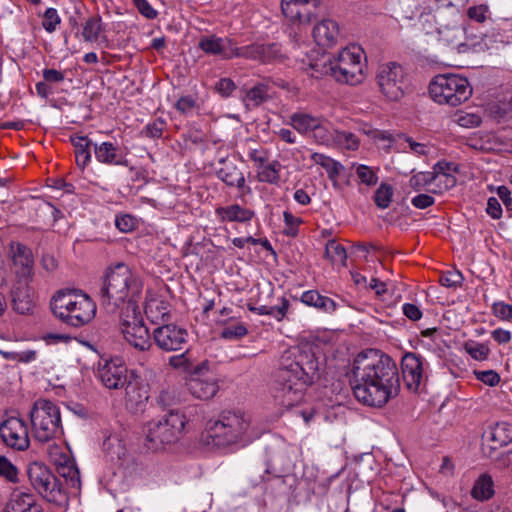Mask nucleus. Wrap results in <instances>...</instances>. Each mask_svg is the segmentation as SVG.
<instances>
[{"label": "nucleus", "mask_w": 512, "mask_h": 512, "mask_svg": "<svg viewBox=\"0 0 512 512\" xmlns=\"http://www.w3.org/2000/svg\"><path fill=\"white\" fill-rule=\"evenodd\" d=\"M351 372L353 394L364 405L383 407L399 393L397 364L379 350L370 349L358 354Z\"/></svg>", "instance_id": "f257e3e1"}, {"label": "nucleus", "mask_w": 512, "mask_h": 512, "mask_svg": "<svg viewBox=\"0 0 512 512\" xmlns=\"http://www.w3.org/2000/svg\"><path fill=\"white\" fill-rule=\"evenodd\" d=\"M324 370V361L309 344L296 345L285 350L272 386L275 402L285 408L299 404L306 388L317 381Z\"/></svg>", "instance_id": "f03ea898"}, {"label": "nucleus", "mask_w": 512, "mask_h": 512, "mask_svg": "<svg viewBox=\"0 0 512 512\" xmlns=\"http://www.w3.org/2000/svg\"><path fill=\"white\" fill-rule=\"evenodd\" d=\"M143 290L141 277L127 264L119 262L106 269L99 291L100 303L107 309L115 310L127 302L136 305V299Z\"/></svg>", "instance_id": "7ed1b4c3"}, {"label": "nucleus", "mask_w": 512, "mask_h": 512, "mask_svg": "<svg viewBox=\"0 0 512 512\" xmlns=\"http://www.w3.org/2000/svg\"><path fill=\"white\" fill-rule=\"evenodd\" d=\"M259 437L250 417L241 411H223L206 427V442L216 447L246 446Z\"/></svg>", "instance_id": "20e7f679"}, {"label": "nucleus", "mask_w": 512, "mask_h": 512, "mask_svg": "<svg viewBox=\"0 0 512 512\" xmlns=\"http://www.w3.org/2000/svg\"><path fill=\"white\" fill-rule=\"evenodd\" d=\"M52 310L64 323L81 327L88 324L96 314V304L89 295L80 290L58 292L52 300Z\"/></svg>", "instance_id": "39448f33"}, {"label": "nucleus", "mask_w": 512, "mask_h": 512, "mask_svg": "<svg viewBox=\"0 0 512 512\" xmlns=\"http://www.w3.org/2000/svg\"><path fill=\"white\" fill-rule=\"evenodd\" d=\"M29 416L31 434L37 442L47 443L63 435L60 409L54 402L36 400Z\"/></svg>", "instance_id": "423d86ee"}, {"label": "nucleus", "mask_w": 512, "mask_h": 512, "mask_svg": "<svg viewBox=\"0 0 512 512\" xmlns=\"http://www.w3.org/2000/svg\"><path fill=\"white\" fill-rule=\"evenodd\" d=\"M186 424L185 415L178 410L153 419L147 424L146 440L154 450L164 449L165 446L176 443L182 436Z\"/></svg>", "instance_id": "0eeeda50"}, {"label": "nucleus", "mask_w": 512, "mask_h": 512, "mask_svg": "<svg viewBox=\"0 0 512 512\" xmlns=\"http://www.w3.org/2000/svg\"><path fill=\"white\" fill-rule=\"evenodd\" d=\"M432 99L439 104L458 106L472 95V87L467 78L456 74L437 75L429 85Z\"/></svg>", "instance_id": "6e6552de"}, {"label": "nucleus", "mask_w": 512, "mask_h": 512, "mask_svg": "<svg viewBox=\"0 0 512 512\" xmlns=\"http://www.w3.org/2000/svg\"><path fill=\"white\" fill-rule=\"evenodd\" d=\"M364 50L356 44L342 49L334 58L333 78L341 83L357 85L364 80Z\"/></svg>", "instance_id": "1a4fd4ad"}, {"label": "nucleus", "mask_w": 512, "mask_h": 512, "mask_svg": "<svg viewBox=\"0 0 512 512\" xmlns=\"http://www.w3.org/2000/svg\"><path fill=\"white\" fill-rule=\"evenodd\" d=\"M121 332L124 339L135 349L146 351L152 346L151 335L137 305H129L121 317Z\"/></svg>", "instance_id": "9d476101"}, {"label": "nucleus", "mask_w": 512, "mask_h": 512, "mask_svg": "<svg viewBox=\"0 0 512 512\" xmlns=\"http://www.w3.org/2000/svg\"><path fill=\"white\" fill-rule=\"evenodd\" d=\"M376 82L381 94L390 101L401 99L407 88V75L396 62H387L378 67Z\"/></svg>", "instance_id": "9b49d317"}, {"label": "nucleus", "mask_w": 512, "mask_h": 512, "mask_svg": "<svg viewBox=\"0 0 512 512\" xmlns=\"http://www.w3.org/2000/svg\"><path fill=\"white\" fill-rule=\"evenodd\" d=\"M28 478L33 488L48 502L61 505L66 501L58 479L42 463L34 462L27 470Z\"/></svg>", "instance_id": "f8f14e48"}, {"label": "nucleus", "mask_w": 512, "mask_h": 512, "mask_svg": "<svg viewBox=\"0 0 512 512\" xmlns=\"http://www.w3.org/2000/svg\"><path fill=\"white\" fill-rule=\"evenodd\" d=\"M96 379L108 390L123 389L133 377L119 358L101 359L95 369Z\"/></svg>", "instance_id": "ddd939ff"}, {"label": "nucleus", "mask_w": 512, "mask_h": 512, "mask_svg": "<svg viewBox=\"0 0 512 512\" xmlns=\"http://www.w3.org/2000/svg\"><path fill=\"white\" fill-rule=\"evenodd\" d=\"M207 362H202L191 369V377L186 382L190 394L200 400L212 399L219 390L218 379L209 373Z\"/></svg>", "instance_id": "4468645a"}, {"label": "nucleus", "mask_w": 512, "mask_h": 512, "mask_svg": "<svg viewBox=\"0 0 512 512\" xmlns=\"http://www.w3.org/2000/svg\"><path fill=\"white\" fill-rule=\"evenodd\" d=\"M429 363L416 353H406L402 357L401 369L403 381L410 391L417 392L427 379Z\"/></svg>", "instance_id": "2eb2a0df"}, {"label": "nucleus", "mask_w": 512, "mask_h": 512, "mask_svg": "<svg viewBox=\"0 0 512 512\" xmlns=\"http://www.w3.org/2000/svg\"><path fill=\"white\" fill-rule=\"evenodd\" d=\"M155 345L165 352L180 351L188 342V331L175 324H163L154 329Z\"/></svg>", "instance_id": "dca6fc26"}, {"label": "nucleus", "mask_w": 512, "mask_h": 512, "mask_svg": "<svg viewBox=\"0 0 512 512\" xmlns=\"http://www.w3.org/2000/svg\"><path fill=\"white\" fill-rule=\"evenodd\" d=\"M0 436L6 446L25 451L29 448L30 438L26 422L18 417H9L0 425Z\"/></svg>", "instance_id": "f3484780"}, {"label": "nucleus", "mask_w": 512, "mask_h": 512, "mask_svg": "<svg viewBox=\"0 0 512 512\" xmlns=\"http://www.w3.org/2000/svg\"><path fill=\"white\" fill-rule=\"evenodd\" d=\"M12 270L15 283H31L34 277V256L32 250L22 243L10 244Z\"/></svg>", "instance_id": "a211bd4d"}, {"label": "nucleus", "mask_w": 512, "mask_h": 512, "mask_svg": "<svg viewBox=\"0 0 512 512\" xmlns=\"http://www.w3.org/2000/svg\"><path fill=\"white\" fill-rule=\"evenodd\" d=\"M129 151L114 141L95 142L94 157L102 165L109 167H129Z\"/></svg>", "instance_id": "6ab92c4d"}, {"label": "nucleus", "mask_w": 512, "mask_h": 512, "mask_svg": "<svg viewBox=\"0 0 512 512\" xmlns=\"http://www.w3.org/2000/svg\"><path fill=\"white\" fill-rule=\"evenodd\" d=\"M216 176L228 187L237 188L240 196L251 193V188L246 184L243 171L233 158H222L215 168Z\"/></svg>", "instance_id": "aec40b11"}, {"label": "nucleus", "mask_w": 512, "mask_h": 512, "mask_svg": "<svg viewBox=\"0 0 512 512\" xmlns=\"http://www.w3.org/2000/svg\"><path fill=\"white\" fill-rule=\"evenodd\" d=\"M512 443V424L500 422L491 427L483 435L482 452L489 458L494 457V453L504 446Z\"/></svg>", "instance_id": "412c9836"}, {"label": "nucleus", "mask_w": 512, "mask_h": 512, "mask_svg": "<svg viewBox=\"0 0 512 512\" xmlns=\"http://www.w3.org/2000/svg\"><path fill=\"white\" fill-rule=\"evenodd\" d=\"M12 307L19 314L33 312L35 307L34 290L30 283H14L12 289Z\"/></svg>", "instance_id": "4be33fe9"}, {"label": "nucleus", "mask_w": 512, "mask_h": 512, "mask_svg": "<svg viewBox=\"0 0 512 512\" xmlns=\"http://www.w3.org/2000/svg\"><path fill=\"white\" fill-rule=\"evenodd\" d=\"M198 47L208 55H219L223 59H232L233 39L221 38L216 35H205L199 39Z\"/></svg>", "instance_id": "5701e85b"}, {"label": "nucleus", "mask_w": 512, "mask_h": 512, "mask_svg": "<svg viewBox=\"0 0 512 512\" xmlns=\"http://www.w3.org/2000/svg\"><path fill=\"white\" fill-rule=\"evenodd\" d=\"M81 36L84 42L108 45L105 26L99 15H92L85 20L82 24Z\"/></svg>", "instance_id": "b1692460"}, {"label": "nucleus", "mask_w": 512, "mask_h": 512, "mask_svg": "<svg viewBox=\"0 0 512 512\" xmlns=\"http://www.w3.org/2000/svg\"><path fill=\"white\" fill-rule=\"evenodd\" d=\"M70 142L74 147V154L76 158V165L84 170L92 159L91 150H94V144L88 136L74 134L70 136Z\"/></svg>", "instance_id": "393cba45"}, {"label": "nucleus", "mask_w": 512, "mask_h": 512, "mask_svg": "<svg viewBox=\"0 0 512 512\" xmlns=\"http://www.w3.org/2000/svg\"><path fill=\"white\" fill-rule=\"evenodd\" d=\"M339 36V28L335 21L324 19L317 23L313 29L315 42L322 47L333 46Z\"/></svg>", "instance_id": "a878e982"}, {"label": "nucleus", "mask_w": 512, "mask_h": 512, "mask_svg": "<svg viewBox=\"0 0 512 512\" xmlns=\"http://www.w3.org/2000/svg\"><path fill=\"white\" fill-rule=\"evenodd\" d=\"M215 214L220 222H249L255 215L254 211L239 204L217 207Z\"/></svg>", "instance_id": "bb28decb"}, {"label": "nucleus", "mask_w": 512, "mask_h": 512, "mask_svg": "<svg viewBox=\"0 0 512 512\" xmlns=\"http://www.w3.org/2000/svg\"><path fill=\"white\" fill-rule=\"evenodd\" d=\"M300 300L303 304L327 314L334 313L341 306L334 299L321 295L317 290L303 292Z\"/></svg>", "instance_id": "cd10ccee"}, {"label": "nucleus", "mask_w": 512, "mask_h": 512, "mask_svg": "<svg viewBox=\"0 0 512 512\" xmlns=\"http://www.w3.org/2000/svg\"><path fill=\"white\" fill-rule=\"evenodd\" d=\"M4 512H43L34 496L21 491H14L7 503Z\"/></svg>", "instance_id": "c85d7f7f"}, {"label": "nucleus", "mask_w": 512, "mask_h": 512, "mask_svg": "<svg viewBox=\"0 0 512 512\" xmlns=\"http://www.w3.org/2000/svg\"><path fill=\"white\" fill-rule=\"evenodd\" d=\"M145 315L154 324H166L171 320L170 305L167 301L151 298L146 301Z\"/></svg>", "instance_id": "c756f323"}, {"label": "nucleus", "mask_w": 512, "mask_h": 512, "mask_svg": "<svg viewBox=\"0 0 512 512\" xmlns=\"http://www.w3.org/2000/svg\"><path fill=\"white\" fill-rule=\"evenodd\" d=\"M123 388L125 389L126 403L132 407H139L148 400L147 391L140 387L139 382L133 377Z\"/></svg>", "instance_id": "7c9ffc66"}, {"label": "nucleus", "mask_w": 512, "mask_h": 512, "mask_svg": "<svg viewBox=\"0 0 512 512\" xmlns=\"http://www.w3.org/2000/svg\"><path fill=\"white\" fill-rule=\"evenodd\" d=\"M270 86L267 82H259L247 90L245 94V104L247 107H258L266 102L269 96Z\"/></svg>", "instance_id": "2f4dec72"}, {"label": "nucleus", "mask_w": 512, "mask_h": 512, "mask_svg": "<svg viewBox=\"0 0 512 512\" xmlns=\"http://www.w3.org/2000/svg\"><path fill=\"white\" fill-rule=\"evenodd\" d=\"M493 487L492 478L487 474H483L475 481L471 495L478 501L489 500L494 495Z\"/></svg>", "instance_id": "473e14b6"}, {"label": "nucleus", "mask_w": 512, "mask_h": 512, "mask_svg": "<svg viewBox=\"0 0 512 512\" xmlns=\"http://www.w3.org/2000/svg\"><path fill=\"white\" fill-rule=\"evenodd\" d=\"M319 119L310 114L299 112L290 116V123L299 133L304 134L316 128L319 125Z\"/></svg>", "instance_id": "72a5a7b5"}, {"label": "nucleus", "mask_w": 512, "mask_h": 512, "mask_svg": "<svg viewBox=\"0 0 512 512\" xmlns=\"http://www.w3.org/2000/svg\"><path fill=\"white\" fill-rule=\"evenodd\" d=\"M261 50L259 62L263 64L282 63L285 60L281 46L277 43L261 44Z\"/></svg>", "instance_id": "f704fd0d"}, {"label": "nucleus", "mask_w": 512, "mask_h": 512, "mask_svg": "<svg viewBox=\"0 0 512 512\" xmlns=\"http://www.w3.org/2000/svg\"><path fill=\"white\" fill-rule=\"evenodd\" d=\"M261 51L260 43L237 47L236 42L233 40V49L229 56H232V58H244L247 60L260 61Z\"/></svg>", "instance_id": "c9c22d12"}, {"label": "nucleus", "mask_w": 512, "mask_h": 512, "mask_svg": "<svg viewBox=\"0 0 512 512\" xmlns=\"http://www.w3.org/2000/svg\"><path fill=\"white\" fill-rule=\"evenodd\" d=\"M309 67L312 70L311 75L313 77L318 78L323 75H331L333 77V72L335 70L334 59L330 56L322 55L315 61L310 62Z\"/></svg>", "instance_id": "e433bc0d"}, {"label": "nucleus", "mask_w": 512, "mask_h": 512, "mask_svg": "<svg viewBox=\"0 0 512 512\" xmlns=\"http://www.w3.org/2000/svg\"><path fill=\"white\" fill-rule=\"evenodd\" d=\"M289 305H290L289 300L286 299L285 297H282L280 305H276V306L262 305L258 308H255L254 310L259 315H269V316H272L273 318H275L277 321H281L286 316L288 309H289Z\"/></svg>", "instance_id": "4c0bfd02"}, {"label": "nucleus", "mask_w": 512, "mask_h": 512, "mask_svg": "<svg viewBox=\"0 0 512 512\" xmlns=\"http://www.w3.org/2000/svg\"><path fill=\"white\" fill-rule=\"evenodd\" d=\"M311 158L314 163L326 170L330 179H335L339 175L342 166L337 161L321 153H314Z\"/></svg>", "instance_id": "58836bf2"}, {"label": "nucleus", "mask_w": 512, "mask_h": 512, "mask_svg": "<svg viewBox=\"0 0 512 512\" xmlns=\"http://www.w3.org/2000/svg\"><path fill=\"white\" fill-rule=\"evenodd\" d=\"M432 174L434 178L433 184L431 185L433 187L430 189L432 193H443L444 191H447L456 185V178L454 175L437 173L433 171Z\"/></svg>", "instance_id": "ea45409f"}, {"label": "nucleus", "mask_w": 512, "mask_h": 512, "mask_svg": "<svg viewBox=\"0 0 512 512\" xmlns=\"http://www.w3.org/2000/svg\"><path fill=\"white\" fill-rule=\"evenodd\" d=\"M325 255L332 263L346 265L347 253L345 248L336 240H329L325 247Z\"/></svg>", "instance_id": "a19ab883"}, {"label": "nucleus", "mask_w": 512, "mask_h": 512, "mask_svg": "<svg viewBox=\"0 0 512 512\" xmlns=\"http://www.w3.org/2000/svg\"><path fill=\"white\" fill-rule=\"evenodd\" d=\"M248 329L241 322H230L221 331L220 336L226 340H239L246 336Z\"/></svg>", "instance_id": "79ce46f5"}, {"label": "nucleus", "mask_w": 512, "mask_h": 512, "mask_svg": "<svg viewBox=\"0 0 512 512\" xmlns=\"http://www.w3.org/2000/svg\"><path fill=\"white\" fill-rule=\"evenodd\" d=\"M58 472L70 482L72 487H80V472L73 460L70 459L68 463L61 465L58 468Z\"/></svg>", "instance_id": "37998d69"}, {"label": "nucleus", "mask_w": 512, "mask_h": 512, "mask_svg": "<svg viewBox=\"0 0 512 512\" xmlns=\"http://www.w3.org/2000/svg\"><path fill=\"white\" fill-rule=\"evenodd\" d=\"M440 40L445 42L447 45L458 47L461 46V40L463 37V29L461 27H446L439 31Z\"/></svg>", "instance_id": "c03bdc74"}, {"label": "nucleus", "mask_w": 512, "mask_h": 512, "mask_svg": "<svg viewBox=\"0 0 512 512\" xmlns=\"http://www.w3.org/2000/svg\"><path fill=\"white\" fill-rule=\"evenodd\" d=\"M393 196V188L391 185L382 183L374 194V202L377 207L386 209L389 207Z\"/></svg>", "instance_id": "a18cd8bd"}, {"label": "nucleus", "mask_w": 512, "mask_h": 512, "mask_svg": "<svg viewBox=\"0 0 512 512\" xmlns=\"http://www.w3.org/2000/svg\"><path fill=\"white\" fill-rule=\"evenodd\" d=\"M333 143L349 150H356L359 146L357 137L353 133L347 131L334 130Z\"/></svg>", "instance_id": "49530a36"}, {"label": "nucleus", "mask_w": 512, "mask_h": 512, "mask_svg": "<svg viewBox=\"0 0 512 512\" xmlns=\"http://www.w3.org/2000/svg\"><path fill=\"white\" fill-rule=\"evenodd\" d=\"M465 351L475 360L483 361L489 356L490 349L484 343H478L475 341H468L464 345Z\"/></svg>", "instance_id": "de8ad7c7"}, {"label": "nucleus", "mask_w": 512, "mask_h": 512, "mask_svg": "<svg viewBox=\"0 0 512 512\" xmlns=\"http://www.w3.org/2000/svg\"><path fill=\"white\" fill-rule=\"evenodd\" d=\"M0 477L8 482H18L17 467L5 456L0 455Z\"/></svg>", "instance_id": "09e8293b"}, {"label": "nucleus", "mask_w": 512, "mask_h": 512, "mask_svg": "<svg viewBox=\"0 0 512 512\" xmlns=\"http://www.w3.org/2000/svg\"><path fill=\"white\" fill-rule=\"evenodd\" d=\"M280 163L274 161L270 164L263 166L262 170L259 172L260 180L263 182L276 184L280 180L279 171H280Z\"/></svg>", "instance_id": "8fccbe9b"}, {"label": "nucleus", "mask_w": 512, "mask_h": 512, "mask_svg": "<svg viewBox=\"0 0 512 512\" xmlns=\"http://www.w3.org/2000/svg\"><path fill=\"white\" fill-rule=\"evenodd\" d=\"M314 138L320 144L329 145L334 139V130H330L325 121L319 119V125L312 130Z\"/></svg>", "instance_id": "3c124183"}, {"label": "nucleus", "mask_w": 512, "mask_h": 512, "mask_svg": "<svg viewBox=\"0 0 512 512\" xmlns=\"http://www.w3.org/2000/svg\"><path fill=\"white\" fill-rule=\"evenodd\" d=\"M61 23V18L55 8H48L42 15V26L48 33L56 31Z\"/></svg>", "instance_id": "603ef678"}, {"label": "nucleus", "mask_w": 512, "mask_h": 512, "mask_svg": "<svg viewBox=\"0 0 512 512\" xmlns=\"http://www.w3.org/2000/svg\"><path fill=\"white\" fill-rule=\"evenodd\" d=\"M463 281V276L458 270H449L443 272L439 277V283L447 288L456 289L460 287Z\"/></svg>", "instance_id": "864d4df0"}, {"label": "nucleus", "mask_w": 512, "mask_h": 512, "mask_svg": "<svg viewBox=\"0 0 512 512\" xmlns=\"http://www.w3.org/2000/svg\"><path fill=\"white\" fill-rule=\"evenodd\" d=\"M433 180L432 171L419 172L409 179V186L412 189L419 191L426 186H431L433 184Z\"/></svg>", "instance_id": "5fc2aeb1"}, {"label": "nucleus", "mask_w": 512, "mask_h": 512, "mask_svg": "<svg viewBox=\"0 0 512 512\" xmlns=\"http://www.w3.org/2000/svg\"><path fill=\"white\" fill-rule=\"evenodd\" d=\"M356 175L361 183L367 186H373L378 181L376 172L369 166L359 164L356 166Z\"/></svg>", "instance_id": "6e6d98bb"}, {"label": "nucleus", "mask_w": 512, "mask_h": 512, "mask_svg": "<svg viewBox=\"0 0 512 512\" xmlns=\"http://www.w3.org/2000/svg\"><path fill=\"white\" fill-rule=\"evenodd\" d=\"M398 137L399 139H403L409 145L410 151L417 156H426L432 150V146L428 143L416 142L405 134H398Z\"/></svg>", "instance_id": "4d7b16f0"}, {"label": "nucleus", "mask_w": 512, "mask_h": 512, "mask_svg": "<svg viewBox=\"0 0 512 512\" xmlns=\"http://www.w3.org/2000/svg\"><path fill=\"white\" fill-rule=\"evenodd\" d=\"M115 226L122 233H129L136 229L137 220L130 214H120L115 218Z\"/></svg>", "instance_id": "13d9d810"}, {"label": "nucleus", "mask_w": 512, "mask_h": 512, "mask_svg": "<svg viewBox=\"0 0 512 512\" xmlns=\"http://www.w3.org/2000/svg\"><path fill=\"white\" fill-rule=\"evenodd\" d=\"M491 310L492 314L502 321L512 320V304H507L503 301H497L493 303Z\"/></svg>", "instance_id": "bf43d9fd"}, {"label": "nucleus", "mask_w": 512, "mask_h": 512, "mask_svg": "<svg viewBox=\"0 0 512 512\" xmlns=\"http://www.w3.org/2000/svg\"><path fill=\"white\" fill-rule=\"evenodd\" d=\"M165 126L166 122L163 119L158 118L155 119L153 122L148 123L145 126L143 133L146 137L149 138H160L163 134Z\"/></svg>", "instance_id": "052dcab7"}, {"label": "nucleus", "mask_w": 512, "mask_h": 512, "mask_svg": "<svg viewBox=\"0 0 512 512\" xmlns=\"http://www.w3.org/2000/svg\"><path fill=\"white\" fill-rule=\"evenodd\" d=\"M283 219L287 227L285 234L292 237L296 236L298 232V226L303 222L302 219L295 217L290 211H284Z\"/></svg>", "instance_id": "680f3d73"}, {"label": "nucleus", "mask_w": 512, "mask_h": 512, "mask_svg": "<svg viewBox=\"0 0 512 512\" xmlns=\"http://www.w3.org/2000/svg\"><path fill=\"white\" fill-rule=\"evenodd\" d=\"M476 379L484 384L494 387L499 384L500 376L494 370L474 371Z\"/></svg>", "instance_id": "e2e57ef3"}, {"label": "nucleus", "mask_w": 512, "mask_h": 512, "mask_svg": "<svg viewBox=\"0 0 512 512\" xmlns=\"http://www.w3.org/2000/svg\"><path fill=\"white\" fill-rule=\"evenodd\" d=\"M196 107V100L192 96H182L175 103V108L181 114H188Z\"/></svg>", "instance_id": "0e129e2a"}, {"label": "nucleus", "mask_w": 512, "mask_h": 512, "mask_svg": "<svg viewBox=\"0 0 512 512\" xmlns=\"http://www.w3.org/2000/svg\"><path fill=\"white\" fill-rule=\"evenodd\" d=\"M137 7L138 11L147 19H154L157 17V11L149 4L147 0H131Z\"/></svg>", "instance_id": "69168bd1"}, {"label": "nucleus", "mask_w": 512, "mask_h": 512, "mask_svg": "<svg viewBox=\"0 0 512 512\" xmlns=\"http://www.w3.org/2000/svg\"><path fill=\"white\" fill-rule=\"evenodd\" d=\"M458 124L462 127L473 128L481 124L482 119L479 115L474 113H466L458 117Z\"/></svg>", "instance_id": "338daca9"}, {"label": "nucleus", "mask_w": 512, "mask_h": 512, "mask_svg": "<svg viewBox=\"0 0 512 512\" xmlns=\"http://www.w3.org/2000/svg\"><path fill=\"white\" fill-rule=\"evenodd\" d=\"M49 458L58 468L70 460V457L63 453L58 446L50 447Z\"/></svg>", "instance_id": "774afa93"}]
</instances>
